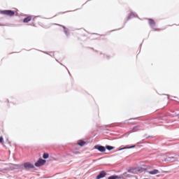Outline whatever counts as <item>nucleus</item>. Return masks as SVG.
Listing matches in <instances>:
<instances>
[{"label": "nucleus", "mask_w": 179, "mask_h": 179, "mask_svg": "<svg viewBox=\"0 0 179 179\" xmlns=\"http://www.w3.org/2000/svg\"><path fill=\"white\" fill-rule=\"evenodd\" d=\"M152 167L151 166L143 165L142 166H138L137 168H134L128 170L129 173L136 174L138 173H142L145 170H151Z\"/></svg>", "instance_id": "1"}, {"label": "nucleus", "mask_w": 179, "mask_h": 179, "mask_svg": "<svg viewBox=\"0 0 179 179\" xmlns=\"http://www.w3.org/2000/svg\"><path fill=\"white\" fill-rule=\"evenodd\" d=\"M0 13L3 14V15H6L10 17H12L15 15V12L13 10H1L0 11Z\"/></svg>", "instance_id": "2"}, {"label": "nucleus", "mask_w": 179, "mask_h": 179, "mask_svg": "<svg viewBox=\"0 0 179 179\" xmlns=\"http://www.w3.org/2000/svg\"><path fill=\"white\" fill-rule=\"evenodd\" d=\"M46 163V161L43 159H38V160L34 164L36 167L43 166Z\"/></svg>", "instance_id": "3"}, {"label": "nucleus", "mask_w": 179, "mask_h": 179, "mask_svg": "<svg viewBox=\"0 0 179 179\" xmlns=\"http://www.w3.org/2000/svg\"><path fill=\"white\" fill-rule=\"evenodd\" d=\"M24 167L26 169V170H29V169H34V164H31L30 162L24 163Z\"/></svg>", "instance_id": "4"}, {"label": "nucleus", "mask_w": 179, "mask_h": 179, "mask_svg": "<svg viewBox=\"0 0 179 179\" xmlns=\"http://www.w3.org/2000/svg\"><path fill=\"white\" fill-rule=\"evenodd\" d=\"M107 175L106 172L104 171H101L99 174L97 176L96 179H101L103 178L104 177H106Z\"/></svg>", "instance_id": "5"}, {"label": "nucleus", "mask_w": 179, "mask_h": 179, "mask_svg": "<svg viewBox=\"0 0 179 179\" xmlns=\"http://www.w3.org/2000/svg\"><path fill=\"white\" fill-rule=\"evenodd\" d=\"M95 148L97 149L101 152H104L106 150V147L103 146H96Z\"/></svg>", "instance_id": "6"}, {"label": "nucleus", "mask_w": 179, "mask_h": 179, "mask_svg": "<svg viewBox=\"0 0 179 179\" xmlns=\"http://www.w3.org/2000/svg\"><path fill=\"white\" fill-rule=\"evenodd\" d=\"M32 20V16L29 15L27 17H25L24 20H23V22L24 23H28L29 22H31Z\"/></svg>", "instance_id": "7"}, {"label": "nucleus", "mask_w": 179, "mask_h": 179, "mask_svg": "<svg viewBox=\"0 0 179 179\" xmlns=\"http://www.w3.org/2000/svg\"><path fill=\"white\" fill-rule=\"evenodd\" d=\"M148 23L152 27H154L156 25L155 20L152 19H148Z\"/></svg>", "instance_id": "8"}, {"label": "nucleus", "mask_w": 179, "mask_h": 179, "mask_svg": "<svg viewBox=\"0 0 179 179\" xmlns=\"http://www.w3.org/2000/svg\"><path fill=\"white\" fill-rule=\"evenodd\" d=\"M148 173L150 175H156L157 173H159V171L158 169H154L150 171H148Z\"/></svg>", "instance_id": "9"}, {"label": "nucleus", "mask_w": 179, "mask_h": 179, "mask_svg": "<svg viewBox=\"0 0 179 179\" xmlns=\"http://www.w3.org/2000/svg\"><path fill=\"white\" fill-rule=\"evenodd\" d=\"M86 144V143L83 141H80L78 143V145L80 146H84Z\"/></svg>", "instance_id": "10"}, {"label": "nucleus", "mask_w": 179, "mask_h": 179, "mask_svg": "<svg viewBox=\"0 0 179 179\" xmlns=\"http://www.w3.org/2000/svg\"><path fill=\"white\" fill-rule=\"evenodd\" d=\"M43 159H48V157H49V154L47 153V152L43 153Z\"/></svg>", "instance_id": "11"}, {"label": "nucleus", "mask_w": 179, "mask_h": 179, "mask_svg": "<svg viewBox=\"0 0 179 179\" xmlns=\"http://www.w3.org/2000/svg\"><path fill=\"white\" fill-rule=\"evenodd\" d=\"M139 128H140V126H136V127H134L133 128V130H132L131 132H134V131H138Z\"/></svg>", "instance_id": "12"}, {"label": "nucleus", "mask_w": 179, "mask_h": 179, "mask_svg": "<svg viewBox=\"0 0 179 179\" xmlns=\"http://www.w3.org/2000/svg\"><path fill=\"white\" fill-rule=\"evenodd\" d=\"M118 178H119L118 176H112L108 177V179H118Z\"/></svg>", "instance_id": "13"}, {"label": "nucleus", "mask_w": 179, "mask_h": 179, "mask_svg": "<svg viewBox=\"0 0 179 179\" xmlns=\"http://www.w3.org/2000/svg\"><path fill=\"white\" fill-rule=\"evenodd\" d=\"M106 148L108 150H113L114 149V147L111 146H106Z\"/></svg>", "instance_id": "14"}, {"label": "nucleus", "mask_w": 179, "mask_h": 179, "mask_svg": "<svg viewBox=\"0 0 179 179\" xmlns=\"http://www.w3.org/2000/svg\"><path fill=\"white\" fill-rule=\"evenodd\" d=\"M0 143L3 144V138L2 136L0 137Z\"/></svg>", "instance_id": "15"}, {"label": "nucleus", "mask_w": 179, "mask_h": 179, "mask_svg": "<svg viewBox=\"0 0 179 179\" xmlns=\"http://www.w3.org/2000/svg\"><path fill=\"white\" fill-rule=\"evenodd\" d=\"M153 31H160V29L159 28H153Z\"/></svg>", "instance_id": "16"}, {"label": "nucleus", "mask_w": 179, "mask_h": 179, "mask_svg": "<svg viewBox=\"0 0 179 179\" xmlns=\"http://www.w3.org/2000/svg\"><path fill=\"white\" fill-rule=\"evenodd\" d=\"M171 159H173V157H169L168 161H171Z\"/></svg>", "instance_id": "17"}, {"label": "nucleus", "mask_w": 179, "mask_h": 179, "mask_svg": "<svg viewBox=\"0 0 179 179\" xmlns=\"http://www.w3.org/2000/svg\"><path fill=\"white\" fill-rule=\"evenodd\" d=\"M134 147H135V145H134V146H132V147H129L128 148H129V149H131V148H134Z\"/></svg>", "instance_id": "18"}, {"label": "nucleus", "mask_w": 179, "mask_h": 179, "mask_svg": "<svg viewBox=\"0 0 179 179\" xmlns=\"http://www.w3.org/2000/svg\"><path fill=\"white\" fill-rule=\"evenodd\" d=\"M145 179H148V178H145Z\"/></svg>", "instance_id": "19"}]
</instances>
